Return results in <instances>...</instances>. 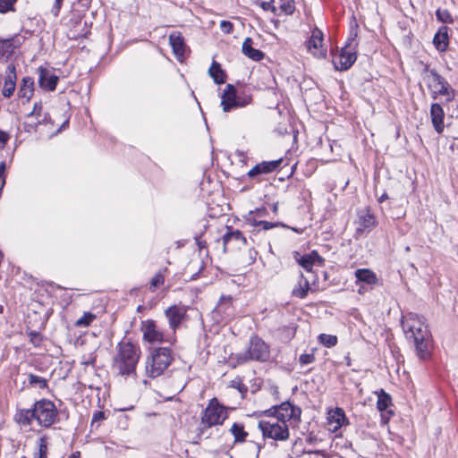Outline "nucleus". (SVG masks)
I'll use <instances>...</instances> for the list:
<instances>
[{
  "label": "nucleus",
  "instance_id": "obj_1",
  "mask_svg": "<svg viewBox=\"0 0 458 458\" xmlns=\"http://www.w3.org/2000/svg\"><path fill=\"white\" fill-rule=\"evenodd\" d=\"M402 327L405 337L412 344L416 355L420 360H427L430 356L432 336L424 318L414 313L403 317Z\"/></svg>",
  "mask_w": 458,
  "mask_h": 458
},
{
  "label": "nucleus",
  "instance_id": "obj_2",
  "mask_svg": "<svg viewBox=\"0 0 458 458\" xmlns=\"http://www.w3.org/2000/svg\"><path fill=\"white\" fill-rule=\"evenodd\" d=\"M140 356V349L130 342H121L116 348L113 360V369L120 376L135 375L136 366Z\"/></svg>",
  "mask_w": 458,
  "mask_h": 458
},
{
  "label": "nucleus",
  "instance_id": "obj_3",
  "mask_svg": "<svg viewBox=\"0 0 458 458\" xmlns=\"http://www.w3.org/2000/svg\"><path fill=\"white\" fill-rule=\"evenodd\" d=\"M173 360L172 351L167 347L153 349L145 361V373L149 377H157L170 366Z\"/></svg>",
  "mask_w": 458,
  "mask_h": 458
},
{
  "label": "nucleus",
  "instance_id": "obj_4",
  "mask_svg": "<svg viewBox=\"0 0 458 458\" xmlns=\"http://www.w3.org/2000/svg\"><path fill=\"white\" fill-rule=\"evenodd\" d=\"M424 81L427 83L431 96L436 99L438 96L445 98L446 102H450L454 98V90L450 84L437 72L436 70L426 68L424 71Z\"/></svg>",
  "mask_w": 458,
  "mask_h": 458
},
{
  "label": "nucleus",
  "instance_id": "obj_5",
  "mask_svg": "<svg viewBox=\"0 0 458 458\" xmlns=\"http://www.w3.org/2000/svg\"><path fill=\"white\" fill-rule=\"evenodd\" d=\"M264 438H270L275 441H285L290 437L287 423L274 417L268 420H261L258 424Z\"/></svg>",
  "mask_w": 458,
  "mask_h": 458
},
{
  "label": "nucleus",
  "instance_id": "obj_6",
  "mask_svg": "<svg viewBox=\"0 0 458 458\" xmlns=\"http://www.w3.org/2000/svg\"><path fill=\"white\" fill-rule=\"evenodd\" d=\"M270 356L269 346L259 336L254 335L250 339V344L246 352L238 354L240 363L249 360L267 361Z\"/></svg>",
  "mask_w": 458,
  "mask_h": 458
},
{
  "label": "nucleus",
  "instance_id": "obj_7",
  "mask_svg": "<svg viewBox=\"0 0 458 458\" xmlns=\"http://www.w3.org/2000/svg\"><path fill=\"white\" fill-rule=\"evenodd\" d=\"M141 331L143 340L150 344H160L163 343H169L173 344L176 341L174 335H165L157 325L156 321L147 319L141 323Z\"/></svg>",
  "mask_w": 458,
  "mask_h": 458
},
{
  "label": "nucleus",
  "instance_id": "obj_8",
  "mask_svg": "<svg viewBox=\"0 0 458 458\" xmlns=\"http://www.w3.org/2000/svg\"><path fill=\"white\" fill-rule=\"evenodd\" d=\"M251 97L238 95L236 89L232 84H227L221 96L220 106L223 111L227 113L235 108H242L251 103Z\"/></svg>",
  "mask_w": 458,
  "mask_h": 458
},
{
  "label": "nucleus",
  "instance_id": "obj_9",
  "mask_svg": "<svg viewBox=\"0 0 458 458\" xmlns=\"http://www.w3.org/2000/svg\"><path fill=\"white\" fill-rule=\"evenodd\" d=\"M36 420L38 425L49 428L56 420L58 411L55 403L47 399H41L34 403Z\"/></svg>",
  "mask_w": 458,
  "mask_h": 458
},
{
  "label": "nucleus",
  "instance_id": "obj_10",
  "mask_svg": "<svg viewBox=\"0 0 458 458\" xmlns=\"http://www.w3.org/2000/svg\"><path fill=\"white\" fill-rule=\"evenodd\" d=\"M226 418L227 411L225 407L221 405L216 398H213L203 411L201 422L205 427L210 428L221 425Z\"/></svg>",
  "mask_w": 458,
  "mask_h": 458
},
{
  "label": "nucleus",
  "instance_id": "obj_11",
  "mask_svg": "<svg viewBox=\"0 0 458 458\" xmlns=\"http://www.w3.org/2000/svg\"><path fill=\"white\" fill-rule=\"evenodd\" d=\"M357 37V32H353L351 34V37L348 38L346 45L342 48L340 54L337 58L339 59V65L335 62V66L336 70L345 71L348 70L356 61V47L357 43L355 42V38Z\"/></svg>",
  "mask_w": 458,
  "mask_h": 458
},
{
  "label": "nucleus",
  "instance_id": "obj_12",
  "mask_svg": "<svg viewBox=\"0 0 458 458\" xmlns=\"http://www.w3.org/2000/svg\"><path fill=\"white\" fill-rule=\"evenodd\" d=\"M265 413L272 414V417L287 423L288 420L293 419L300 420L301 411L291 403L284 402L278 406H274L272 409L266 411Z\"/></svg>",
  "mask_w": 458,
  "mask_h": 458
},
{
  "label": "nucleus",
  "instance_id": "obj_13",
  "mask_svg": "<svg viewBox=\"0 0 458 458\" xmlns=\"http://www.w3.org/2000/svg\"><path fill=\"white\" fill-rule=\"evenodd\" d=\"M212 313L213 317L219 322H225L233 318L234 316V308L233 306L232 297L222 296Z\"/></svg>",
  "mask_w": 458,
  "mask_h": 458
},
{
  "label": "nucleus",
  "instance_id": "obj_14",
  "mask_svg": "<svg viewBox=\"0 0 458 458\" xmlns=\"http://www.w3.org/2000/svg\"><path fill=\"white\" fill-rule=\"evenodd\" d=\"M356 233L362 234L370 232L377 224V218L369 208L358 212Z\"/></svg>",
  "mask_w": 458,
  "mask_h": 458
},
{
  "label": "nucleus",
  "instance_id": "obj_15",
  "mask_svg": "<svg viewBox=\"0 0 458 458\" xmlns=\"http://www.w3.org/2000/svg\"><path fill=\"white\" fill-rule=\"evenodd\" d=\"M293 258L295 261L303 267L307 272L312 271L313 266H324L325 259L322 258L316 250H312L309 254L301 255L299 252L295 251L293 253Z\"/></svg>",
  "mask_w": 458,
  "mask_h": 458
},
{
  "label": "nucleus",
  "instance_id": "obj_16",
  "mask_svg": "<svg viewBox=\"0 0 458 458\" xmlns=\"http://www.w3.org/2000/svg\"><path fill=\"white\" fill-rule=\"evenodd\" d=\"M187 309L183 306L173 305L165 310V315L168 319L169 327L175 335L176 329L186 318Z\"/></svg>",
  "mask_w": 458,
  "mask_h": 458
},
{
  "label": "nucleus",
  "instance_id": "obj_17",
  "mask_svg": "<svg viewBox=\"0 0 458 458\" xmlns=\"http://www.w3.org/2000/svg\"><path fill=\"white\" fill-rule=\"evenodd\" d=\"M24 42V38L21 35H15L10 38H0V56L8 59L13 55L15 49L19 48Z\"/></svg>",
  "mask_w": 458,
  "mask_h": 458
},
{
  "label": "nucleus",
  "instance_id": "obj_18",
  "mask_svg": "<svg viewBox=\"0 0 458 458\" xmlns=\"http://www.w3.org/2000/svg\"><path fill=\"white\" fill-rule=\"evenodd\" d=\"M323 32L318 28L314 29L308 41L307 47L317 57H325L327 51L322 48Z\"/></svg>",
  "mask_w": 458,
  "mask_h": 458
},
{
  "label": "nucleus",
  "instance_id": "obj_19",
  "mask_svg": "<svg viewBox=\"0 0 458 458\" xmlns=\"http://www.w3.org/2000/svg\"><path fill=\"white\" fill-rule=\"evenodd\" d=\"M283 159L279 158L277 160L264 161L259 164H257L252 169H250L248 172L247 175L250 178L254 179L259 175L270 174L279 167Z\"/></svg>",
  "mask_w": 458,
  "mask_h": 458
},
{
  "label": "nucleus",
  "instance_id": "obj_20",
  "mask_svg": "<svg viewBox=\"0 0 458 458\" xmlns=\"http://www.w3.org/2000/svg\"><path fill=\"white\" fill-rule=\"evenodd\" d=\"M346 422L347 419L343 409L335 408L328 411L327 427L329 431L337 432Z\"/></svg>",
  "mask_w": 458,
  "mask_h": 458
},
{
  "label": "nucleus",
  "instance_id": "obj_21",
  "mask_svg": "<svg viewBox=\"0 0 458 458\" xmlns=\"http://www.w3.org/2000/svg\"><path fill=\"white\" fill-rule=\"evenodd\" d=\"M430 118H431V123L433 124L435 131L439 134L442 133L445 129V124H444L445 112L440 104L433 103L431 105Z\"/></svg>",
  "mask_w": 458,
  "mask_h": 458
},
{
  "label": "nucleus",
  "instance_id": "obj_22",
  "mask_svg": "<svg viewBox=\"0 0 458 458\" xmlns=\"http://www.w3.org/2000/svg\"><path fill=\"white\" fill-rule=\"evenodd\" d=\"M5 73L6 76L2 94L4 98H10L13 94L16 87L15 66L13 64H9Z\"/></svg>",
  "mask_w": 458,
  "mask_h": 458
},
{
  "label": "nucleus",
  "instance_id": "obj_23",
  "mask_svg": "<svg viewBox=\"0 0 458 458\" xmlns=\"http://www.w3.org/2000/svg\"><path fill=\"white\" fill-rule=\"evenodd\" d=\"M39 78L38 83L39 86L47 90H54L56 87L58 77L51 74V72L43 67H39L38 69Z\"/></svg>",
  "mask_w": 458,
  "mask_h": 458
},
{
  "label": "nucleus",
  "instance_id": "obj_24",
  "mask_svg": "<svg viewBox=\"0 0 458 458\" xmlns=\"http://www.w3.org/2000/svg\"><path fill=\"white\" fill-rule=\"evenodd\" d=\"M448 30L449 29L446 26H441L434 36L433 44L440 52H445L448 47Z\"/></svg>",
  "mask_w": 458,
  "mask_h": 458
},
{
  "label": "nucleus",
  "instance_id": "obj_25",
  "mask_svg": "<svg viewBox=\"0 0 458 458\" xmlns=\"http://www.w3.org/2000/svg\"><path fill=\"white\" fill-rule=\"evenodd\" d=\"M36 420L34 407L32 409H19L14 415V420L23 426L28 427Z\"/></svg>",
  "mask_w": 458,
  "mask_h": 458
},
{
  "label": "nucleus",
  "instance_id": "obj_26",
  "mask_svg": "<svg viewBox=\"0 0 458 458\" xmlns=\"http://www.w3.org/2000/svg\"><path fill=\"white\" fill-rule=\"evenodd\" d=\"M242 53L253 61H260L264 57V53L262 51L252 47V39L250 38H245L242 43Z\"/></svg>",
  "mask_w": 458,
  "mask_h": 458
},
{
  "label": "nucleus",
  "instance_id": "obj_27",
  "mask_svg": "<svg viewBox=\"0 0 458 458\" xmlns=\"http://www.w3.org/2000/svg\"><path fill=\"white\" fill-rule=\"evenodd\" d=\"M357 283H364L369 285H374L377 283V275L370 269L360 268L355 271Z\"/></svg>",
  "mask_w": 458,
  "mask_h": 458
},
{
  "label": "nucleus",
  "instance_id": "obj_28",
  "mask_svg": "<svg viewBox=\"0 0 458 458\" xmlns=\"http://www.w3.org/2000/svg\"><path fill=\"white\" fill-rule=\"evenodd\" d=\"M275 4V14H292L295 10L294 2L293 0H273Z\"/></svg>",
  "mask_w": 458,
  "mask_h": 458
},
{
  "label": "nucleus",
  "instance_id": "obj_29",
  "mask_svg": "<svg viewBox=\"0 0 458 458\" xmlns=\"http://www.w3.org/2000/svg\"><path fill=\"white\" fill-rule=\"evenodd\" d=\"M34 81L30 77H24L19 89V98H25L29 102L33 96Z\"/></svg>",
  "mask_w": 458,
  "mask_h": 458
},
{
  "label": "nucleus",
  "instance_id": "obj_30",
  "mask_svg": "<svg viewBox=\"0 0 458 458\" xmlns=\"http://www.w3.org/2000/svg\"><path fill=\"white\" fill-rule=\"evenodd\" d=\"M169 41L174 55L178 58L183 56L185 45L182 35L179 32H174L170 35Z\"/></svg>",
  "mask_w": 458,
  "mask_h": 458
},
{
  "label": "nucleus",
  "instance_id": "obj_31",
  "mask_svg": "<svg viewBox=\"0 0 458 458\" xmlns=\"http://www.w3.org/2000/svg\"><path fill=\"white\" fill-rule=\"evenodd\" d=\"M310 290V282L307 278H304L303 275L301 274V279L298 285L292 291V294L294 297L304 299L308 295Z\"/></svg>",
  "mask_w": 458,
  "mask_h": 458
},
{
  "label": "nucleus",
  "instance_id": "obj_32",
  "mask_svg": "<svg viewBox=\"0 0 458 458\" xmlns=\"http://www.w3.org/2000/svg\"><path fill=\"white\" fill-rule=\"evenodd\" d=\"M49 437L47 435L40 437L37 442V452L33 458H47Z\"/></svg>",
  "mask_w": 458,
  "mask_h": 458
},
{
  "label": "nucleus",
  "instance_id": "obj_33",
  "mask_svg": "<svg viewBox=\"0 0 458 458\" xmlns=\"http://www.w3.org/2000/svg\"><path fill=\"white\" fill-rule=\"evenodd\" d=\"M208 73L216 84L225 83L226 76L218 63L213 62L208 70Z\"/></svg>",
  "mask_w": 458,
  "mask_h": 458
},
{
  "label": "nucleus",
  "instance_id": "obj_34",
  "mask_svg": "<svg viewBox=\"0 0 458 458\" xmlns=\"http://www.w3.org/2000/svg\"><path fill=\"white\" fill-rule=\"evenodd\" d=\"M230 432L234 437V443H243L248 436V433L244 429V426L236 422L232 425Z\"/></svg>",
  "mask_w": 458,
  "mask_h": 458
},
{
  "label": "nucleus",
  "instance_id": "obj_35",
  "mask_svg": "<svg viewBox=\"0 0 458 458\" xmlns=\"http://www.w3.org/2000/svg\"><path fill=\"white\" fill-rule=\"evenodd\" d=\"M231 241H236L242 242L243 245L247 244V239L239 230L229 231L223 236V242L225 248Z\"/></svg>",
  "mask_w": 458,
  "mask_h": 458
},
{
  "label": "nucleus",
  "instance_id": "obj_36",
  "mask_svg": "<svg viewBox=\"0 0 458 458\" xmlns=\"http://www.w3.org/2000/svg\"><path fill=\"white\" fill-rule=\"evenodd\" d=\"M390 405H391L390 395L382 390L380 394H378V399L377 402V407L378 411H386Z\"/></svg>",
  "mask_w": 458,
  "mask_h": 458
},
{
  "label": "nucleus",
  "instance_id": "obj_37",
  "mask_svg": "<svg viewBox=\"0 0 458 458\" xmlns=\"http://www.w3.org/2000/svg\"><path fill=\"white\" fill-rule=\"evenodd\" d=\"M28 381L30 386H37L39 389H44L47 386V381L45 378L34 374L28 376Z\"/></svg>",
  "mask_w": 458,
  "mask_h": 458
},
{
  "label": "nucleus",
  "instance_id": "obj_38",
  "mask_svg": "<svg viewBox=\"0 0 458 458\" xmlns=\"http://www.w3.org/2000/svg\"><path fill=\"white\" fill-rule=\"evenodd\" d=\"M320 344L326 347H334L337 344V337L333 335L321 334L318 336Z\"/></svg>",
  "mask_w": 458,
  "mask_h": 458
},
{
  "label": "nucleus",
  "instance_id": "obj_39",
  "mask_svg": "<svg viewBox=\"0 0 458 458\" xmlns=\"http://www.w3.org/2000/svg\"><path fill=\"white\" fill-rule=\"evenodd\" d=\"M437 19L443 23H453L451 13L446 9L438 8L436 12Z\"/></svg>",
  "mask_w": 458,
  "mask_h": 458
},
{
  "label": "nucleus",
  "instance_id": "obj_40",
  "mask_svg": "<svg viewBox=\"0 0 458 458\" xmlns=\"http://www.w3.org/2000/svg\"><path fill=\"white\" fill-rule=\"evenodd\" d=\"M95 318L96 316L93 315L92 313L86 312L81 318H80L76 321L75 325L77 327H88L95 319Z\"/></svg>",
  "mask_w": 458,
  "mask_h": 458
},
{
  "label": "nucleus",
  "instance_id": "obj_41",
  "mask_svg": "<svg viewBox=\"0 0 458 458\" xmlns=\"http://www.w3.org/2000/svg\"><path fill=\"white\" fill-rule=\"evenodd\" d=\"M315 361V356L313 353H303L299 358V362L301 366L311 364Z\"/></svg>",
  "mask_w": 458,
  "mask_h": 458
},
{
  "label": "nucleus",
  "instance_id": "obj_42",
  "mask_svg": "<svg viewBox=\"0 0 458 458\" xmlns=\"http://www.w3.org/2000/svg\"><path fill=\"white\" fill-rule=\"evenodd\" d=\"M165 278L161 273L155 275V276L151 279L150 288L155 289L164 284Z\"/></svg>",
  "mask_w": 458,
  "mask_h": 458
},
{
  "label": "nucleus",
  "instance_id": "obj_43",
  "mask_svg": "<svg viewBox=\"0 0 458 458\" xmlns=\"http://www.w3.org/2000/svg\"><path fill=\"white\" fill-rule=\"evenodd\" d=\"M244 219L246 221V223L250 225H252V226H258L259 225V222L260 220H259V217H257L252 211H250L245 216H244Z\"/></svg>",
  "mask_w": 458,
  "mask_h": 458
},
{
  "label": "nucleus",
  "instance_id": "obj_44",
  "mask_svg": "<svg viewBox=\"0 0 458 458\" xmlns=\"http://www.w3.org/2000/svg\"><path fill=\"white\" fill-rule=\"evenodd\" d=\"M16 0H0V13H5L12 9Z\"/></svg>",
  "mask_w": 458,
  "mask_h": 458
},
{
  "label": "nucleus",
  "instance_id": "obj_45",
  "mask_svg": "<svg viewBox=\"0 0 458 458\" xmlns=\"http://www.w3.org/2000/svg\"><path fill=\"white\" fill-rule=\"evenodd\" d=\"M259 225L260 226H262V228L264 230H269V229H272L274 227H276L278 225H281V226H284V227H286L285 225H284L283 223H271V222H267V221H259Z\"/></svg>",
  "mask_w": 458,
  "mask_h": 458
},
{
  "label": "nucleus",
  "instance_id": "obj_46",
  "mask_svg": "<svg viewBox=\"0 0 458 458\" xmlns=\"http://www.w3.org/2000/svg\"><path fill=\"white\" fill-rule=\"evenodd\" d=\"M106 419L105 412L102 411H97L94 412L91 420V425H95L96 423H99L100 421Z\"/></svg>",
  "mask_w": 458,
  "mask_h": 458
},
{
  "label": "nucleus",
  "instance_id": "obj_47",
  "mask_svg": "<svg viewBox=\"0 0 458 458\" xmlns=\"http://www.w3.org/2000/svg\"><path fill=\"white\" fill-rule=\"evenodd\" d=\"M42 112V105L40 103H35L33 110L28 114V118H31L34 115L39 117Z\"/></svg>",
  "mask_w": 458,
  "mask_h": 458
},
{
  "label": "nucleus",
  "instance_id": "obj_48",
  "mask_svg": "<svg viewBox=\"0 0 458 458\" xmlns=\"http://www.w3.org/2000/svg\"><path fill=\"white\" fill-rule=\"evenodd\" d=\"M220 28L225 33H231L233 31V24L228 21H222L220 23Z\"/></svg>",
  "mask_w": 458,
  "mask_h": 458
},
{
  "label": "nucleus",
  "instance_id": "obj_49",
  "mask_svg": "<svg viewBox=\"0 0 458 458\" xmlns=\"http://www.w3.org/2000/svg\"><path fill=\"white\" fill-rule=\"evenodd\" d=\"M260 7L264 11H271L275 14V4H273V0L262 2L260 4Z\"/></svg>",
  "mask_w": 458,
  "mask_h": 458
},
{
  "label": "nucleus",
  "instance_id": "obj_50",
  "mask_svg": "<svg viewBox=\"0 0 458 458\" xmlns=\"http://www.w3.org/2000/svg\"><path fill=\"white\" fill-rule=\"evenodd\" d=\"M62 4H63V0H55V4L51 10L52 13L55 16H58L60 9L62 7Z\"/></svg>",
  "mask_w": 458,
  "mask_h": 458
},
{
  "label": "nucleus",
  "instance_id": "obj_51",
  "mask_svg": "<svg viewBox=\"0 0 458 458\" xmlns=\"http://www.w3.org/2000/svg\"><path fill=\"white\" fill-rule=\"evenodd\" d=\"M251 211L259 218L264 217V216H267V214H268L266 208H256L255 210H251Z\"/></svg>",
  "mask_w": 458,
  "mask_h": 458
},
{
  "label": "nucleus",
  "instance_id": "obj_52",
  "mask_svg": "<svg viewBox=\"0 0 458 458\" xmlns=\"http://www.w3.org/2000/svg\"><path fill=\"white\" fill-rule=\"evenodd\" d=\"M9 139V136L7 133L4 132V131H0V142L1 143H6L7 140Z\"/></svg>",
  "mask_w": 458,
  "mask_h": 458
},
{
  "label": "nucleus",
  "instance_id": "obj_53",
  "mask_svg": "<svg viewBox=\"0 0 458 458\" xmlns=\"http://www.w3.org/2000/svg\"><path fill=\"white\" fill-rule=\"evenodd\" d=\"M388 199V195L385 192L383 193L378 199H377V201L379 203H382L384 202L385 200H386Z\"/></svg>",
  "mask_w": 458,
  "mask_h": 458
},
{
  "label": "nucleus",
  "instance_id": "obj_54",
  "mask_svg": "<svg viewBox=\"0 0 458 458\" xmlns=\"http://www.w3.org/2000/svg\"><path fill=\"white\" fill-rule=\"evenodd\" d=\"M272 210L274 213H277V210H278V204L277 203H274L272 205Z\"/></svg>",
  "mask_w": 458,
  "mask_h": 458
},
{
  "label": "nucleus",
  "instance_id": "obj_55",
  "mask_svg": "<svg viewBox=\"0 0 458 458\" xmlns=\"http://www.w3.org/2000/svg\"><path fill=\"white\" fill-rule=\"evenodd\" d=\"M69 458H80V452L73 453Z\"/></svg>",
  "mask_w": 458,
  "mask_h": 458
},
{
  "label": "nucleus",
  "instance_id": "obj_56",
  "mask_svg": "<svg viewBox=\"0 0 458 458\" xmlns=\"http://www.w3.org/2000/svg\"><path fill=\"white\" fill-rule=\"evenodd\" d=\"M291 229L298 233H301L303 232L302 229H298V228H295V227H291Z\"/></svg>",
  "mask_w": 458,
  "mask_h": 458
},
{
  "label": "nucleus",
  "instance_id": "obj_57",
  "mask_svg": "<svg viewBox=\"0 0 458 458\" xmlns=\"http://www.w3.org/2000/svg\"><path fill=\"white\" fill-rule=\"evenodd\" d=\"M40 123V122H39V121H38V122H35V123H31V124H29V125H30L31 128H33V127H35V126H36L38 123Z\"/></svg>",
  "mask_w": 458,
  "mask_h": 458
},
{
  "label": "nucleus",
  "instance_id": "obj_58",
  "mask_svg": "<svg viewBox=\"0 0 458 458\" xmlns=\"http://www.w3.org/2000/svg\"><path fill=\"white\" fill-rule=\"evenodd\" d=\"M3 312V306L0 305V313Z\"/></svg>",
  "mask_w": 458,
  "mask_h": 458
},
{
  "label": "nucleus",
  "instance_id": "obj_59",
  "mask_svg": "<svg viewBox=\"0 0 458 458\" xmlns=\"http://www.w3.org/2000/svg\"><path fill=\"white\" fill-rule=\"evenodd\" d=\"M406 251H409L410 250V247H406Z\"/></svg>",
  "mask_w": 458,
  "mask_h": 458
},
{
  "label": "nucleus",
  "instance_id": "obj_60",
  "mask_svg": "<svg viewBox=\"0 0 458 458\" xmlns=\"http://www.w3.org/2000/svg\"><path fill=\"white\" fill-rule=\"evenodd\" d=\"M24 458H27V457H24Z\"/></svg>",
  "mask_w": 458,
  "mask_h": 458
}]
</instances>
